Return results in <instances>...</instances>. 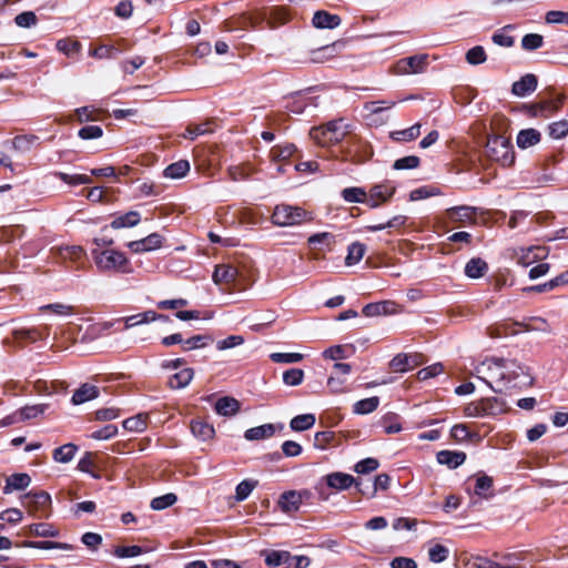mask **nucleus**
<instances>
[{
    "label": "nucleus",
    "mask_w": 568,
    "mask_h": 568,
    "mask_svg": "<svg viewBox=\"0 0 568 568\" xmlns=\"http://www.w3.org/2000/svg\"><path fill=\"white\" fill-rule=\"evenodd\" d=\"M92 258L101 272H116L130 274L133 272L132 265L124 253L112 248H93Z\"/></svg>",
    "instance_id": "nucleus-1"
},
{
    "label": "nucleus",
    "mask_w": 568,
    "mask_h": 568,
    "mask_svg": "<svg viewBox=\"0 0 568 568\" xmlns=\"http://www.w3.org/2000/svg\"><path fill=\"white\" fill-rule=\"evenodd\" d=\"M501 357H487L474 368V375L485 382L495 393L505 392Z\"/></svg>",
    "instance_id": "nucleus-2"
},
{
    "label": "nucleus",
    "mask_w": 568,
    "mask_h": 568,
    "mask_svg": "<svg viewBox=\"0 0 568 568\" xmlns=\"http://www.w3.org/2000/svg\"><path fill=\"white\" fill-rule=\"evenodd\" d=\"M484 153L489 160L498 162L503 166H509L515 161L510 140L501 135L488 136Z\"/></svg>",
    "instance_id": "nucleus-3"
},
{
    "label": "nucleus",
    "mask_w": 568,
    "mask_h": 568,
    "mask_svg": "<svg viewBox=\"0 0 568 568\" xmlns=\"http://www.w3.org/2000/svg\"><path fill=\"white\" fill-rule=\"evenodd\" d=\"M347 133V124L342 119L329 121L325 125L313 128L310 131L311 138L322 146L338 143Z\"/></svg>",
    "instance_id": "nucleus-4"
},
{
    "label": "nucleus",
    "mask_w": 568,
    "mask_h": 568,
    "mask_svg": "<svg viewBox=\"0 0 568 568\" xmlns=\"http://www.w3.org/2000/svg\"><path fill=\"white\" fill-rule=\"evenodd\" d=\"M500 365L505 379V390L532 384V377L517 361L501 357Z\"/></svg>",
    "instance_id": "nucleus-5"
},
{
    "label": "nucleus",
    "mask_w": 568,
    "mask_h": 568,
    "mask_svg": "<svg viewBox=\"0 0 568 568\" xmlns=\"http://www.w3.org/2000/svg\"><path fill=\"white\" fill-rule=\"evenodd\" d=\"M312 214L300 206L278 204L272 214V222L277 226H293L312 221Z\"/></svg>",
    "instance_id": "nucleus-6"
},
{
    "label": "nucleus",
    "mask_w": 568,
    "mask_h": 568,
    "mask_svg": "<svg viewBox=\"0 0 568 568\" xmlns=\"http://www.w3.org/2000/svg\"><path fill=\"white\" fill-rule=\"evenodd\" d=\"M477 211L478 207L476 206H454L445 211L444 219L449 223L457 224L458 226H464L466 224H475Z\"/></svg>",
    "instance_id": "nucleus-7"
},
{
    "label": "nucleus",
    "mask_w": 568,
    "mask_h": 568,
    "mask_svg": "<svg viewBox=\"0 0 568 568\" xmlns=\"http://www.w3.org/2000/svg\"><path fill=\"white\" fill-rule=\"evenodd\" d=\"M428 65L427 54H417L400 59L395 65V72L397 74H416L422 73Z\"/></svg>",
    "instance_id": "nucleus-8"
},
{
    "label": "nucleus",
    "mask_w": 568,
    "mask_h": 568,
    "mask_svg": "<svg viewBox=\"0 0 568 568\" xmlns=\"http://www.w3.org/2000/svg\"><path fill=\"white\" fill-rule=\"evenodd\" d=\"M22 504L31 514L50 508L51 497L47 491H29L22 497Z\"/></svg>",
    "instance_id": "nucleus-9"
},
{
    "label": "nucleus",
    "mask_w": 568,
    "mask_h": 568,
    "mask_svg": "<svg viewBox=\"0 0 568 568\" xmlns=\"http://www.w3.org/2000/svg\"><path fill=\"white\" fill-rule=\"evenodd\" d=\"M395 193V186L388 183L376 184L369 190L367 196V205L372 209L378 207L382 203L387 202Z\"/></svg>",
    "instance_id": "nucleus-10"
},
{
    "label": "nucleus",
    "mask_w": 568,
    "mask_h": 568,
    "mask_svg": "<svg viewBox=\"0 0 568 568\" xmlns=\"http://www.w3.org/2000/svg\"><path fill=\"white\" fill-rule=\"evenodd\" d=\"M564 101L562 97H559L556 101L545 100L538 103L526 105L528 114L532 118L542 116L547 118L549 114L557 112Z\"/></svg>",
    "instance_id": "nucleus-11"
},
{
    "label": "nucleus",
    "mask_w": 568,
    "mask_h": 568,
    "mask_svg": "<svg viewBox=\"0 0 568 568\" xmlns=\"http://www.w3.org/2000/svg\"><path fill=\"white\" fill-rule=\"evenodd\" d=\"M390 485V477L387 474L377 475L372 485H366V489L363 488V479L356 483V489L364 496L375 497L378 490H387Z\"/></svg>",
    "instance_id": "nucleus-12"
},
{
    "label": "nucleus",
    "mask_w": 568,
    "mask_h": 568,
    "mask_svg": "<svg viewBox=\"0 0 568 568\" xmlns=\"http://www.w3.org/2000/svg\"><path fill=\"white\" fill-rule=\"evenodd\" d=\"M537 77L532 73H528L513 83L511 92L513 94L523 98L529 93H532L537 89Z\"/></svg>",
    "instance_id": "nucleus-13"
},
{
    "label": "nucleus",
    "mask_w": 568,
    "mask_h": 568,
    "mask_svg": "<svg viewBox=\"0 0 568 568\" xmlns=\"http://www.w3.org/2000/svg\"><path fill=\"white\" fill-rule=\"evenodd\" d=\"M359 479H355L352 475L345 473H332L326 476L327 486L337 490H345L352 485L356 486Z\"/></svg>",
    "instance_id": "nucleus-14"
},
{
    "label": "nucleus",
    "mask_w": 568,
    "mask_h": 568,
    "mask_svg": "<svg viewBox=\"0 0 568 568\" xmlns=\"http://www.w3.org/2000/svg\"><path fill=\"white\" fill-rule=\"evenodd\" d=\"M312 21L313 26L317 29H335L341 24L342 19L337 14L322 10L314 13Z\"/></svg>",
    "instance_id": "nucleus-15"
},
{
    "label": "nucleus",
    "mask_w": 568,
    "mask_h": 568,
    "mask_svg": "<svg viewBox=\"0 0 568 568\" xmlns=\"http://www.w3.org/2000/svg\"><path fill=\"white\" fill-rule=\"evenodd\" d=\"M436 459L439 464L446 465L450 469H455L466 460V454L464 452L453 450H440L436 455Z\"/></svg>",
    "instance_id": "nucleus-16"
},
{
    "label": "nucleus",
    "mask_w": 568,
    "mask_h": 568,
    "mask_svg": "<svg viewBox=\"0 0 568 568\" xmlns=\"http://www.w3.org/2000/svg\"><path fill=\"white\" fill-rule=\"evenodd\" d=\"M99 388L91 384H82L74 390L71 403L73 405H81L99 396Z\"/></svg>",
    "instance_id": "nucleus-17"
},
{
    "label": "nucleus",
    "mask_w": 568,
    "mask_h": 568,
    "mask_svg": "<svg viewBox=\"0 0 568 568\" xmlns=\"http://www.w3.org/2000/svg\"><path fill=\"white\" fill-rule=\"evenodd\" d=\"M302 504V496L295 490L284 493L278 500V506L284 513L298 510Z\"/></svg>",
    "instance_id": "nucleus-18"
},
{
    "label": "nucleus",
    "mask_w": 568,
    "mask_h": 568,
    "mask_svg": "<svg viewBox=\"0 0 568 568\" xmlns=\"http://www.w3.org/2000/svg\"><path fill=\"white\" fill-rule=\"evenodd\" d=\"M31 483V477L24 473H18L9 476L6 480L3 488L4 494H10L13 490H22L27 488Z\"/></svg>",
    "instance_id": "nucleus-19"
},
{
    "label": "nucleus",
    "mask_w": 568,
    "mask_h": 568,
    "mask_svg": "<svg viewBox=\"0 0 568 568\" xmlns=\"http://www.w3.org/2000/svg\"><path fill=\"white\" fill-rule=\"evenodd\" d=\"M240 410V402L234 397L224 396L216 400L215 412L222 416H233Z\"/></svg>",
    "instance_id": "nucleus-20"
},
{
    "label": "nucleus",
    "mask_w": 568,
    "mask_h": 568,
    "mask_svg": "<svg viewBox=\"0 0 568 568\" xmlns=\"http://www.w3.org/2000/svg\"><path fill=\"white\" fill-rule=\"evenodd\" d=\"M487 271L488 264L480 257H473L465 265V274L469 278H480Z\"/></svg>",
    "instance_id": "nucleus-21"
},
{
    "label": "nucleus",
    "mask_w": 568,
    "mask_h": 568,
    "mask_svg": "<svg viewBox=\"0 0 568 568\" xmlns=\"http://www.w3.org/2000/svg\"><path fill=\"white\" fill-rule=\"evenodd\" d=\"M212 277L215 284L232 283L237 277V270L232 265H217Z\"/></svg>",
    "instance_id": "nucleus-22"
},
{
    "label": "nucleus",
    "mask_w": 568,
    "mask_h": 568,
    "mask_svg": "<svg viewBox=\"0 0 568 568\" xmlns=\"http://www.w3.org/2000/svg\"><path fill=\"white\" fill-rule=\"evenodd\" d=\"M191 432L196 438L203 442L213 438L215 434L214 427L207 422L201 419L192 420Z\"/></svg>",
    "instance_id": "nucleus-23"
},
{
    "label": "nucleus",
    "mask_w": 568,
    "mask_h": 568,
    "mask_svg": "<svg viewBox=\"0 0 568 568\" xmlns=\"http://www.w3.org/2000/svg\"><path fill=\"white\" fill-rule=\"evenodd\" d=\"M141 220L140 213L136 211H130L123 215L116 216L112 220L110 226L114 230L123 227H133L139 224Z\"/></svg>",
    "instance_id": "nucleus-24"
},
{
    "label": "nucleus",
    "mask_w": 568,
    "mask_h": 568,
    "mask_svg": "<svg viewBox=\"0 0 568 568\" xmlns=\"http://www.w3.org/2000/svg\"><path fill=\"white\" fill-rule=\"evenodd\" d=\"M193 376L194 371L192 368H183L170 377L169 386L172 389L184 388L191 383Z\"/></svg>",
    "instance_id": "nucleus-25"
},
{
    "label": "nucleus",
    "mask_w": 568,
    "mask_h": 568,
    "mask_svg": "<svg viewBox=\"0 0 568 568\" xmlns=\"http://www.w3.org/2000/svg\"><path fill=\"white\" fill-rule=\"evenodd\" d=\"M275 427L273 424H264L257 427L250 428L245 432L244 437L246 440H260L270 438L274 435Z\"/></svg>",
    "instance_id": "nucleus-26"
},
{
    "label": "nucleus",
    "mask_w": 568,
    "mask_h": 568,
    "mask_svg": "<svg viewBox=\"0 0 568 568\" xmlns=\"http://www.w3.org/2000/svg\"><path fill=\"white\" fill-rule=\"evenodd\" d=\"M540 133L536 129L521 130L517 135V145L520 149H527L540 141Z\"/></svg>",
    "instance_id": "nucleus-27"
},
{
    "label": "nucleus",
    "mask_w": 568,
    "mask_h": 568,
    "mask_svg": "<svg viewBox=\"0 0 568 568\" xmlns=\"http://www.w3.org/2000/svg\"><path fill=\"white\" fill-rule=\"evenodd\" d=\"M489 568H526L518 554H505L499 561H491Z\"/></svg>",
    "instance_id": "nucleus-28"
},
{
    "label": "nucleus",
    "mask_w": 568,
    "mask_h": 568,
    "mask_svg": "<svg viewBox=\"0 0 568 568\" xmlns=\"http://www.w3.org/2000/svg\"><path fill=\"white\" fill-rule=\"evenodd\" d=\"M190 171V163L186 160H180L168 165L163 172L165 178L181 179Z\"/></svg>",
    "instance_id": "nucleus-29"
},
{
    "label": "nucleus",
    "mask_w": 568,
    "mask_h": 568,
    "mask_svg": "<svg viewBox=\"0 0 568 568\" xmlns=\"http://www.w3.org/2000/svg\"><path fill=\"white\" fill-rule=\"evenodd\" d=\"M420 128V123H416L410 128L392 132L390 138L396 142H409L419 136Z\"/></svg>",
    "instance_id": "nucleus-30"
},
{
    "label": "nucleus",
    "mask_w": 568,
    "mask_h": 568,
    "mask_svg": "<svg viewBox=\"0 0 568 568\" xmlns=\"http://www.w3.org/2000/svg\"><path fill=\"white\" fill-rule=\"evenodd\" d=\"M525 332H542L550 334L551 327L548 322L542 317H531L528 322L517 323Z\"/></svg>",
    "instance_id": "nucleus-31"
},
{
    "label": "nucleus",
    "mask_w": 568,
    "mask_h": 568,
    "mask_svg": "<svg viewBox=\"0 0 568 568\" xmlns=\"http://www.w3.org/2000/svg\"><path fill=\"white\" fill-rule=\"evenodd\" d=\"M314 414H302L291 419L290 427L295 432H303L312 428L315 424Z\"/></svg>",
    "instance_id": "nucleus-32"
},
{
    "label": "nucleus",
    "mask_w": 568,
    "mask_h": 568,
    "mask_svg": "<svg viewBox=\"0 0 568 568\" xmlns=\"http://www.w3.org/2000/svg\"><path fill=\"white\" fill-rule=\"evenodd\" d=\"M415 356L398 354L390 361V367L396 372H406L416 365Z\"/></svg>",
    "instance_id": "nucleus-33"
},
{
    "label": "nucleus",
    "mask_w": 568,
    "mask_h": 568,
    "mask_svg": "<svg viewBox=\"0 0 568 568\" xmlns=\"http://www.w3.org/2000/svg\"><path fill=\"white\" fill-rule=\"evenodd\" d=\"M365 251H366L365 244H363L361 242L352 243L347 248L345 264L347 266H351V265L358 263L363 258Z\"/></svg>",
    "instance_id": "nucleus-34"
},
{
    "label": "nucleus",
    "mask_w": 568,
    "mask_h": 568,
    "mask_svg": "<svg viewBox=\"0 0 568 568\" xmlns=\"http://www.w3.org/2000/svg\"><path fill=\"white\" fill-rule=\"evenodd\" d=\"M23 547L27 548H37V549H62V550H72L74 546L67 542H58V541H23Z\"/></svg>",
    "instance_id": "nucleus-35"
},
{
    "label": "nucleus",
    "mask_w": 568,
    "mask_h": 568,
    "mask_svg": "<svg viewBox=\"0 0 568 568\" xmlns=\"http://www.w3.org/2000/svg\"><path fill=\"white\" fill-rule=\"evenodd\" d=\"M78 447L74 444H65L53 450V459L58 463H69L75 455Z\"/></svg>",
    "instance_id": "nucleus-36"
},
{
    "label": "nucleus",
    "mask_w": 568,
    "mask_h": 568,
    "mask_svg": "<svg viewBox=\"0 0 568 568\" xmlns=\"http://www.w3.org/2000/svg\"><path fill=\"white\" fill-rule=\"evenodd\" d=\"M156 313L154 311H145L139 314L128 316L125 318V328H132L141 324L155 321Z\"/></svg>",
    "instance_id": "nucleus-37"
},
{
    "label": "nucleus",
    "mask_w": 568,
    "mask_h": 568,
    "mask_svg": "<svg viewBox=\"0 0 568 568\" xmlns=\"http://www.w3.org/2000/svg\"><path fill=\"white\" fill-rule=\"evenodd\" d=\"M213 342V338L210 335H194L190 338L184 339L183 342V351L189 352L193 349H199L207 346Z\"/></svg>",
    "instance_id": "nucleus-38"
},
{
    "label": "nucleus",
    "mask_w": 568,
    "mask_h": 568,
    "mask_svg": "<svg viewBox=\"0 0 568 568\" xmlns=\"http://www.w3.org/2000/svg\"><path fill=\"white\" fill-rule=\"evenodd\" d=\"M354 352L353 346H344V345H335L323 352L324 358L337 361L345 359L349 356L351 353Z\"/></svg>",
    "instance_id": "nucleus-39"
},
{
    "label": "nucleus",
    "mask_w": 568,
    "mask_h": 568,
    "mask_svg": "<svg viewBox=\"0 0 568 568\" xmlns=\"http://www.w3.org/2000/svg\"><path fill=\"white\" fill-rule=\"evenodd\" d=\"M148 415L139 414L123 420L122 426L128 432L141 433L146 428Z\"/></svg>",
    "instance_id": "nucleus-40"
},
{
    "label": "nucleus",
    "mask_w": 568,
    "mask_h": 568,
    "mask_svg": "<svg viewBox=\"0 0 568 568\" xmlns=\"http://www.w3.org/2000/svg\"><path fill=\"white\" fill-rule=\"evenodd\" d=\"M342 197L348 203H367V193L362 187H346L342 191Z\"/></svg>",
    "instance_id": "nucleus-41"
},
{
    "label": "nucleus",
    "mask_w": 568,
    "mask_h": 568,
    "mask_svg": "<svg viewBox=\"0 0 568 568\" xmlns=\"http://www.w3.org/2000/svg\"><path fill=\"white\" fill-rule=\"evenodd\" d=\"M45 409V405H33V406H26L21 408L19 412H17L12 419L14 420H26L36 418L37 416L43 414Z\"/></svg>",
    "instance_id": "nucleus-42"
},
{
    "label": "nucleus",
    "mask_w": 568,
    "mask_h": 568,
    "mask_svg": "<svg viewBox=\"0 0 568 568\" xmlns=\"http://www.w3.org/2000/svg\"><path fill=\"white\" fill-rule=\"evenodd\" d=\"M29 532L31 535L38 536V537H57L59 536V530L54 528L50 524H31L29 527Z\"/></svg>",
    "instance_id": "nucleus-43"
},
{
    "label": "nucleus",
    "mask_w": 568,
    "mask_h": 568,
    "mask_svg": "<svg viewBox=\"0 0 568 568\" xmlns=\"http://www.w3.org/2000/svg\"><path fill=\"white\" fill-rule=\"evenodd\" d=\"M379 405V398L377 396L361 399L354 405V413L365 415L373 413Z\"/></svg>",
    "instance_id": "nucleus-44"
},
{
    "label": "nucleus",
    "mask_w": 568,
    "mask_h": 568,
    "mask_svg": "<svg viewBox=\"0 0 568 568\" xmlns=\"http://www.w3.org/2000/svg\"><path fill=\"white\" fill-rule=\"evenodd\" d=\"M178 500V497L173 493H168L165 495L155 497L151 500V508L153 510H163L174 505Z\"/></svg>",
    "instance_id": "nucleus-45"
},
{
    "label": "nucleus",
    "mask_w": 568,
    "mask_h": 568,
    "mask_svg": "<svg viewBox=\"0 0 568 568\" xmlns=\"http://www.w3.org/2000/svg\"><path fill=\"white\" fill-rule=\"evenodd\" d=\"M493 487V478L487 475L478 476L475 485V494L483 498H488L490 495L488 491Z\"/></svg>",
    "instance_id": "nucleus-46"
},
{
    "label": "nucleus",
    "mask_w": 568,
    "mask_h": 568,
    "mask_svg": "<svg viewBox=\"0 0 568 568\" xmlns=\"http://www.w3.org/2000/svg\"><path fill=\"white\" fill-rule=\"evenodd\" d=\"M295 151L294 144L276 145L271 150V156L274 161H284L290 159Z\"/></svg>",
    "instance_id": "nucleus-47"
},
{
    "label": "nucleus",
    "mask_w": 568,
    "mask_h": 568,
    "mask_svg": "<svg viewBox=\"0 0 568 568\" xmlns=\"http://www.w3.org/2000/svg\"><path fill=\"white\" fill-rule=\"evenodd\" d=\"M466 61L471 65H478L487 60V54L481 45H476L466 52Z\"/></svg>",
    "instance_id": "nucleus-48"
},
{
    "label": "nucleus",
    "mask_w": 568,
    "mask_h": 568,
    "mask_svg": "<svg viewBox=\"0 0 568 568\" xmlns=\"http://www.w3.org/2000/svg\"><path fill=\"white\" fill-rule=\"evenodd\" d=\"M544 44V37L538 33H528L521 39V48L526 51H532L541 48Z\"/></svg>",
    "instance_id": "nucleus-49"
},
{
    "label": "nucleus",
    "mask_w": 568,
    "mask_h": 568,
    "mask_svg": "<svg viewBox=\"0 0 568 568\" xmlns=\"http://www.w3.org/2000/svg\"><path fill=\"white\" fill-rule=\"evenodd\" d=\"M304 379V372L301 368H291L283 373V383L287 386H297Z\"/></svg>",
    "instance_id": "nucleus-50"
},
{
    "label": "nucleus",
    "mask_w": 568,
    "mask_h": 568,
    "mask_svg": "<svg viewBox=\"0 0 568 568\" xmlns=\"http://www.w3.org/2000/svg\"><path fill=\"white\" fill-rule=\"evenodd\" d=\"M378 467L379 462L376 458L368 457L356 463V465L354 466V470L357 474L365 475L375 471Z\"/></svg>",
    "instance_id": "nucleus-51"
},
{
    "label": "nucleus",
    "mask_w": 568,
    "mask_h": 568,
    "mask_svg": "<svg viewBox=\"0 0 568 568\" xmlns=\"http://www.w3.org/2000/svg\"><path fill=\"white\" fill-rule=\"evenodd\" d=\"M257 485V481H253V480H242L237 486H236V489H235V499L237 501H243L245 500L250 494L253 491V489L255 488V486Z\"/></svg>",
    "instance_id": "nucleus-52"
},
{
    "label": "nucleus",
    "mask_w": 568,
    "mask_h": 568,
    "mask_svg": "<svg viewBox=\"0 0 568 568\" xmlns=\"http://www.w3.org/2000/svg\"><path fill=\"white\" fill-rule=\"evenodd\" d=\"M545 248L540 246L529 247L526 252L518 258V263L523 266H528L532 262L541 258V254Z\"/></svg>",
    "instance_id": "nucleus-53"
},
{
    "label": "nucleus",
    "mask_w": 568,
    "mask_h": 568,
    "mask_svg": "<svg viewBox=\"0 0 568 568\" xmlns=\"http://www.w3.org/2000/svg\"><path fill=\"white\" fill-rule=\"evenodd\" d=\"M420 164V160L416 155H408L400 159H397L394 164V170H412L418 168Z\"/></svg>",
    "instance_id": "nucleus-54"
},
{
    "label": "nucleus",
    "mask_w": 568,
    "mask_h": 568,
    "mask_svg": "<svg viewBox=\"0 0 568 568\" xmlns=\"http://www.w3.org/2000/svg\"><path fill=\"white\" fill-rule=\"evenodd\" d=\"M389 302L369 303L363 307V314L373 317L388 313Z\"/></svg>",
    "instance_id": "nucleus-55"
},
{
    "label": "nucleus",
    "mask_w": 568,
    "mask_h": 568,
    "mask_svg": "<svg viewBox=\"0 0 568 568\" xmlns=\"http://www.w3.org/2000/svg\"><path fill=\"white\" fill-rule=\"evenodd\" d=\"M548 134L552 139H562L568 134V121L560 120L548 125Z\"/></svg>",
    "instance_id": "nucleus-56"
},
{
    "label": "nucleus",
    "mask_w": 568,
    "mask_h": 568,
    "mask_svg": "<svg viewBox=\"0 0 568 568\" xmlns=\"http://www.w3.org/2000/svg\"><path fill=\"white\" fill-rule=\"evenodd\" d=\"M270 358L274 363L292 364L301 362L304 356L301 353H272Z\"/></svg>",
    "instance_id": "nucleus-57"
},
{
    "label": "nucleus",
    "mask_w": 568,
    "mask_h": 568,
    "mask_svg": "<svg viewBox=\"0 0 568 568\" xmlns=\"http://www.w3.org/2000/svg\"><path fill=\"white\" fill-rule=\"evenodd\" d=\"M334 239L335 236L332 233L322 232L311 235L307 242L313 247H316L317 245L329 246L332 243H334Z\"/></svg>",
    "instance_id": "nucleus-58"
},
{
    "label": "nucleus",
    "mask_w": 568,
    "mask_h": 568,
    "mask_svg": "<svg viewBox=\"0 0 568 568\" xmlns=\"http://www.w3.org/2000/svg\"><path fill=\"white\" fill-rule=\"evenodd\" d=\"M81 541L90 550L97 551L102 545L103 538L100 534L89 531L82 535Z\"/></svg>",
    "instance_id": "nucleus-59"
},
{
    "label": "nucleus",
    "mask_w": 568,
    "mask_h": 568,
    "mask_svg": "<svg viewBox=\"0 0 568 568\" xmlns=\"http://www.w3.org/2000/svg\"><path fill=\"white\" fill-rule=\"evenodd\" d=\"M118 434V427L113 424H108L101 429H98L93 432L90 435V438L97 439V440H105L114 437Z\"/></svg>",
    "instance_id": "nucleus-60"
},
{
    "label": "nucleus",
    "mask_w": 568,
    "mask_h": 568,
    "mask_svg": "<svg viewBox=\"0 0 568 568\" xmlns=\"http://www.w3.org/2000/svg\"><path fill=\"white\" fill-rule=\"evenodd\" d=\"M14 22L20 28H30L37 24L38 18L34 12L24 11L14 18Z\"/></svg>",
    "instance_id": "nucleus-61"
},
{
    "label": "nucleus",
    "mask_w": 568,
    "mask_h": 568,
    "mask_svg": "<svg viewBox=\"0 0 568 568\" xmlns=\"http://www.w3.org/2000/svg\"><path fill=\"white\" fill-rule=\"evenodd\" d=\"M395 105V102L393 101H389V102H386V101H372V102H367L364 104V109L369 113V114H378L383 111H386V110H389L392 109L393 106Z\"/></svg>",
    "instance_id": "nucleus-62"
},
{
    "label": "nucleus",
    "mask_w": 568,
    "mask_h": 568,
    "mask_svg": "<svg viewBox=\"0 0 568 568\" xmlns=\"http://www.w3.org/2000/svg\"><path fill=\"white\" fill-rule=\"evenodd\" d=\"M103 134V130L100 125H85L78 132L79 138L82 140L99 139Z\"/></svg>",
    "instance_id": "nucleus-63"
},
{
    "label": "nucleus",
    "mask_w": 568,
    "mask_h": 568,
    "mask_svg": "<svg viewBox=\"0 0 568 568\" xmlns=\"http://www.w3.org/2000/svg\"><path fill=\"white\" fill-rule=\"evenodd\" d=\"M310 564L311 559L307 556H296L288 552L285 568H307Z\"/></svg>",
    "instance_id": "nucleus-64"
}]
</instances>
